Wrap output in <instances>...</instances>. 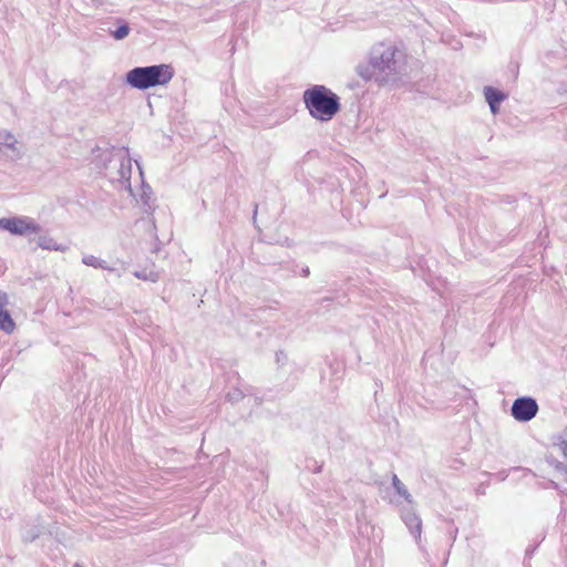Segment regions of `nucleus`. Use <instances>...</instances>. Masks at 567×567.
<instances>
[{
  "instance_id": "nucleus-11",
  "label": "nucleus",
  "mask_w": 567,
  "mask_h": 567,
  "mask_svg": "<svg viewBox=\"0 0 567 567\" xmlns=\"http://www.w3.org/2000/svg\"><path fill=\"white\" fill-rule=\"evenodd\" d=\"M7 303L8 296L6 292L0 290V330L6 333H11L16 328V323L9 311L6 309Z\"/></svg>"
},
{
  "instance_id": "nucleus-27",
  "label": "nucleus",
  "mask_w": 567,
  "mask_h": 567,
  "mask_svg": "<svg viewBox=\"0 0 567 567\" xmlns=\"http://www.w3.org/2000/svg\"><path fill=\"white\" fill-rule=\"evenodd\" d=\"M330 301H331V298H323V299H321V301H320V302H321V305H322V303H324V302H330Z\"/></svg>"
},
{
  "instance_id": "nucleus-31",
  "label": "nucleus",
  "mask_w": 567,
  "mask_h": 567,
  "mask_svg": "<svg viewBox=\"0 0 567 567\" xmlns=\"http://www.w3.org/2000/svg\"><path fill=\"white\" fill-rule=\"evenodd\" d=\"M74 567H80L78 564Z\"/></svg>"
},
{
  "instance_id": "nucleus-29",
  "label": "nucleus",
  "mask_w": 567,
  "mask_h": 567,
  "mask_svg": "<svg viewBox=\"0 0 567 567\" xmlns=\"http://www.w3.org/2000/svg\"><path fill=\"white\" fill-rule=\"evenodd\" d=\"M29 538H30V540H34L37 538V536L35 535H33V536L29 535Z\"/></svg>"
},
{
  "instance_id": "nucleus-28",
  "label": "nucleus",
  "mask_w": 567,
  "mask_h": 567,
  "mask_svg": "<svg viewBox=\"0 0 567 567\" xmlns=\"http://www.w3.org/2000/svg\"><path fill=\"white\" fill-rule=\"evenodd\" d=\"M29 538H30V540H34L37 538V536L35 535H33V536L29 535Z\"/></svg>"
},
{
  "instance_id": "nucleus-24",
  "label": "nucleus",
  "mask_w": 567,
  "mask_h": 567,
  "mask_svg": "<svg viewBox=\"0 0 567 567\" xmlns=\"http://www.w3.org/2000/svg\"><path fill=\"white\" fill-rule=\"evenodd\" d=\"M561 95H567V84H563L558 91Z\"/></svg>"
},
{
  "instance_id": "nucleus-30",
  "label": "nucleus",
  "mask_w": 567,
  "mask_h": 567,
  "mask_svg": "<svg viewBox=\"0 0 567 567\" xmlns=\"http://www.w3.org/2000/svg\"><path fill=\"white\" fill-rule=\"evenodd\" d=\"M256 402H257V404H261V399L256 398Z\"/></svg>"
},
{
  "instance_id": "nucleus-12",
  "label": "nucleus",
  "mask_w": 567,
  "mask_h": 567,
  "mask_svg": "<svg viewBox=\"0 0 567 567\" xmlns=\"http://www.w3.org/2000/svg\"><path fill=\"white\" fill-rule=\"evenodd\" d=\"M37 245L44 250L65 251L66 246L58 244L52 237L42 235L37 238Z\"/></svg>"
},
{
  "instance_id": "nucleus-23",
  "label": "nucleus",
  "mask_w": 567,
  "mask_h": 567,
  "mask_svg": "<svg viewBox=\"0 0 567 567\" xmlns=\"http://www.w3.org/2000/svg\"><path fill=\"white\" fill-rule=\"evenodd\" d=\"M535 550H536V546H534V547H527V548H526V551H525V556H526V557H528V558H530Z\"/></svg>"
},
{
  "instance_id": "nucleus-26",
  "label": "nucleus",
  "mask_w": 567,
  "mask_h": 567,
  "mask_svg": "<svg viewBox=\"0 0 567 567\" xmlns=\"http://www.w3.org/2000/svg\"><path fill=\"white\" fill-rule=\"evenodd\" d=\"M563 453L564 456L567 457V442H564Z\"/></svg>"
},
{
  "instance_id": "nucleus-4",
  "label": "nucleus",
  "mask_w": 567,
  "mask_h": 567,
  "mask_svg": "<svg viewBox=\"0 0 567 567\" xmlns=\"http://www.w3.org/2000/svg\"><path fill=\"white\" fill-rule=\"evenodd\" d=\"M0 229L7 230L14 236H29L31 234H39L42 227L31 217L13 216L0 218Z\"/></svg>"
},
{
  "instance_id": "nucleus-19",
  "label": "nucleus",
  "mask_w": 567,
  "mask_h": 567,
  "mask_svg": "<svg viewBox=\"0 0 567 567\" xmlns=\"http://www.w3.org/2000/svg\"><path fill=\"white\" fill-rule=\"evenodd\" d=\"M549 487H551V488L556 489V491H557V492H559L560 494H566V493H567V491H566V489H563V488L560 487V485H559L558 483L554 482V481H550V482H549Z\"/></svg>"
},
{
  "instance_id": "nucleus-10",
  "label": "nucleus",
  "mask_w": 567,
  "mask_h": 567,
  "mask_svg": "<svg viewBox=\"0 0 567 567\" xmlns=\"http://www.w3.org/2000/svg\"><path fill=\"white\" fill-rule=\"evenodd\" d=\"M401 517L406 527L410 529L411 534L415 538H420L422 532V520L413 511V508L402 509Z\"/></svg>"
},
{
  "instance_id": "nucleus-2",
  "label": "nucleus",
  "mask_w": 567,
  "mask_h": 567,
  "mask_svg": "<svg viewBox=\"0 0 567 567\" xmlns=\"http://www.w3.org/2000/svg\"><path fill=\"white\" fill-rule=\"evenodd\" d=\"M302 101L309 114L320 122L331 121L341 110L340 97L321 84L305 90Z\"/></svg>"
},
{
  "instance_id": "nucleus-13",
  "label": "nucleus",
  "mask_w": 567,
  "mask_h": 567,
  "mask_svg": "<svg viewBox=\"0 0 567 567\" xmlns=\"http://www.w3.org/2000/svg\"><path fill=\"white\" fill-rule=\"evenodd\" d=\"M141 202L145 213L151 214L155 209V200L152 198V188L148 185L142 187Z\"/></svg>"
},
{
  "instance_id": "nucleus-22",
  "label": "nucleus",
  "mask_w": 567,
  "mask_h": 567,
  "mask_svg": "<svg viewBox=\"0 0 567 567\" xmlns=\"http://www.w3.org/2000/svg\"><path fill=\"white\" fill-rule=\"evenodd\" d=\"M134 276H135L136 278L144 279V280H146V279L148 278L145 271H136V272L134 274Z\"/></svg>"
},
{
  "instance_id": "nucleus-21",
  "label": "nucleus",
  "mask_w": 567,
  "mask_h": 567,
  "mask_svg": "<svg viewBox=\"0 0 567 567\" xmlns=\"http://www.w3.org/2000/svg\"><path fill=\"white\" fill-rule=\"evenodd\" d=\"M300 275H301L302 277H309V275H310V269H309V267H308V266H303V267H301Z\"/></svg>"
},
{
  "instance_id": "nucleus-1",
  "label": "nucleus",
  "mask_w": 567,
  "mask_h": 567,
  "mask_svg": "<svg viewBox=\"0 0 567 567\" xmlns=\"http://www.w3.org/2000/svg\"><path fill=\"white\" fill-rule=\"evenodd\" d=\"M404 66L405 53L391 43L380 42L371 48L367 61L355 66V72L364 82L385 86L401 79Z\"/></svg>"
},
{
  "instance_id": "nucleus-20",
  "label": "nucleus",
  "mask_w": 567,
  "mask_h": 567,
  "mask_svg": "<svg viewBox=\"0 0 567 567\" xmlns=\"http://www.w3.org/2000/svg\"><path fill=\"white\" fill-rule=\"evenodd\" d=\"M556 470L560 473H563L564 475H567V465L561 463V462H558L556 464Z\"/></svg>"
},
{
  "instance_id": "nucleus-15",
  "label": "nucleus",
  "mask_w": 567,
  "mask_h": 567,
  "mask_svg": "<svg viewBox=\"0 0 567 567\" xmlns=\"http://www.w3.org/2000/svg\"><path fill=\"white\" fill-rule=\"evenodd\" d=\"M392 485H393L395 492L400 496H402L409 504L412 503L411 494L409 493L405 485L399 480V477L395 474H393V477H392Z\"/></svg>"
},
{
  "instance_id": "nucleus-3",
  "label": "nucleus",
  "mask_w": 567,
  "mask_h": 567,
  "mask_svg": "<svg viewBox=\"0 0 567 567\" xmlns=\"http://www.w3.org/2000/svg\"><path fill=\"white\" fill-rule=\"evenodd\" d=\"M174 76L171 64L135 66L125 74V83L141 91L167 84Z\"/></svg>"
},
{
  "instance_id": "nucleus-16",
  "label": "nucleus",
  "mask_w": 567,
  "mask_h": 567,
  "mask_svg": "<svg viewBox=\"0 0 567 567\" xmlns=\"http://www.w3.org/2000/svg\"><path fill=\"white\" fill-rule=\"evenodd\" d=\"M130 31H131V28H130L128 23L122 22L115 30L111 31V35L115 40H123L124 38H126L128 35Z\"/></svg>"
},
{
  "instance_id": "nucleus-14",
  "label": "nucleus",
  "mask_w": 567,
  "mask_h": 567,
  "mask_svg": "<svg viewBox=\"0 0 567 567\" xmlns=\"http://www.w3.org/2000/svg\"><path fill=\"white\" fill-rule=\"evenodd\" d=\"M82 262L85 266L97 268V269H104V270H109V271L114 270V268L110 267L105 260H103L99 257H95L93 255H84L82 258Z\"/></svg>"
},
{
  "instance_id": "nucleus-6",
  "label": "nucleus",
  "mask_w": 567,
  "mask_h": 567,
  "mask_svg": "<svg viewBox=\"0 0 567 567\" xmlns=\"http://www.w3.org/2000/svg\"><path fill=\"white\" fill-rule=\"evenodd\" d=\"M115 156H116L115 164H117L116 179L118 182H121L122 184L127 183L130 185L132 165H131V158L128 156V150L125 147L118 148L115 152ZM113 179H115V177H113Z\"/></svg>"
},
{
  "instance_id": "nucleus-9",
  "label": "nucleus",
  "mask_w": 567,
  "mask_h": 567,
  "mask_svg": "<svg viewBox=\"0 0 567 567\" xmlns=\"http://www.w3.org/2000/svg\"><path fill=\"white\" fill-rule=\"evenodd\" d=\"M117 150L118 148H116L114 146H112L111 148H104V150L96 146L93 150L94 163L96 164V166L100 169H109L111 163H113V162L115 163V161H116L115 152Z\"/></svg>"
},
{
  "instance_id": "nucleus-5",
  "label": "nucleus",
  "mask_w": 567,
  "mask_h": 567,
  "mask_svg": "<svg viewBox=\"0 0 567 567\" xmlns=\"http://www.w3.org/2000/svg\"><path fill=\"white\" fill-rule=\"evenodd\" d=\"M539 405L533 396H518L511 406L512 416L522 423L532 421L538 413Z\"/></svg>"
},
{
  "instance_id": "nucleus-25",
  "label": "nucleus",
  "mask_w": 567,
  "mask_h": 567,
  "mask_svg": "<svg viewBox=\"0 0 567 567\" xmlns=\"http://www.w3.org/2000/svg\"><path fill=\"white\" fill-rule=\"evenodd\" d=\"M322 470V465H316V467L312 470L313 473H320Z\"/></svg>"
},
{
  "instance_id": "nucleus-7",
  "label": "nucleus",
  "mask_w": 567,
  "mask_h": 567,
  "mask_svg": "<svg viewBox=\"0 0 567 567\" xmlns=\"http://www.w3.org/2000/svg\"><path fill=\"white\" fill-rule=\"evenodd\" d=\"M18 141L8 131H0V152L11 159L20 158V152L17 147Z\"/></svg>"
},
{
  "instance_id": "nucleus-8",
  "label": "nucleus",
  "mask_w": 567,
  "mask_h": 567,
  "mask_svg": "<svg viewBox=\"0 0 567 567\" xmlns=\"http://www.w3.org/2000/svg\"><path fill=\"white\" fill-rule=\"evenodd\" d=\"M484 96L489 106L492 114H497L502 102L507 99V94L494 86L484 87Z\"/></svg>"
},
{
  "instance_id": "nucleus-17",
  "label": "nucleus",
  "mask_w": 567,
  "mask_h": 567,
  "mask_svg": "<svg viewBox=\"0 0 567 567\" xmlns=\"http://www.w3.org/2000/svg\"><path fill=\"white\" fill-rule=\"evenodd\" d=\"M245 393L243 390L238 389V388H234L233 390H230L227 395H226V399L227 401L231 402V403H237L239 401H241L244 398H245Z\"/></svg>"
},
{
  "instance_id": "nucleus-18",
  "label": "nucleus",
  "mask_w": 567,
  "mask_h": 567,
  "mask_svg": "<svg viewBox=\"0 0 567 567\" xmlns=\"http://www.w3.org/2000/svg\"><path fill=\"white\" fill-rule=\"evenodd\" d=\"M287 360L288 357L282 350L276 352V362L278 365H284L287 362Z\"/></svg>"
}]
</instances>
